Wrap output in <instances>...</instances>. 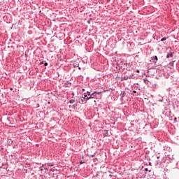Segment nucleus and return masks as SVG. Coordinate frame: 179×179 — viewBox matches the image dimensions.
Segmentation results:
<instances>
[{
  "mask_svg": "<svg viewBox=\"0 0 179 179\" xmlns=\"http://www.w3.org/2000/svg\"><path fill=\"white\" fill-rule=\"evenodd\" d=\"M128 79H131V77L128 76H124L122 77V80H128Z\"/></svg>",
  "mask_w": 179,
  "mask_h": 179,
  "instance_id": "obj_1",
  "label": "nucleus"
},
{
  "mask_svg": "<svg viewBox=\"0 0 179 179\" xmlns=\"http://www.w3.org/2000/svg\"><path fill=\"white\" fill-rule=\"evenodd\" d=\"M90 99H92V96L87 97V95L86 94L84 95V97H83L84 100H89Z\"/></svg>",
  "mask_w": 179,
  "mask_h": 179,
  "instance_id": "obj_2",
  "label": "nucleus"
},
{
  "mask_svg": "<svg viewBox=\"0 0 179 179\" xmlns=\"http://www.w3.org/2000/svg\"><path fill=\"white\" fill-rule=\"evenodd\" d=\"M167 58H173V52H171L170 54L167 55Z\"/></svg>",
  "mask_w": 179,
  "mask_h": 179,
  "instance_id": "obj_3",
  "label": "nucleus"
},
{
  "mask_svg": "<svg viewBox=\"0 0 179 179\" xmlns=\"http://www.w3.org/2000/svg\"><path fill=\"white\" fill-rule=\"evenodd\" d=\"M69 103H70V104H73V103H75V100L74 99H71L69 101Z\"/></svg>",
  "mask_w": 179,
  "mask_h": 179,
  "instance_id": "obj_4",
  "label": "nucleus"
},
{
  "mask_svg": "<svg viewBox=\"0 0 179 179\" xmlns=\"http://www.w3.org/2000/svg\"><path fill=\"white\" fill-rule=\"evenodd\" d=\"M154 59H155V62L157 63V61H158V58H157V56H155Z\"/></svg>",
  "mask_w": 179,
  "mask_h": 179,
  "instance_id": "obj_5",
  "label": "nucleus"
},
{
  "mask_svg": "<svg viewBox=\"0 0 179 179\" xmlns=\"http://www.w3.org/2000/svg\"><path fill=\"white\" fill-rule=\"evenodd\" d=\"M164 40H166V38H162L161 41H164Z\"/></svg>",
  "mask_w": 179,
  "mask_h": 179,
  "instance_id": "obj_6",
  "label": "nucleus"
},
{
  "mask_svg": "<svg viewBox=\"0 0 179 179\" xmlns=\"http://www.w3.org/2000/svg\"><path fill=\"white\" fill-rule=\"evenodd\" d=\"M145 171H149V170L147 168H145Z\"/></svg>",
  "mask_w": 179,
  "mask_h": 179,
  "instance_id": "obj_7",
  "label": "nucleus"
},
{
  "mask_svg": "<svg viewBox=\"0 0 179 179\" xmlns=\"http://www.w3.org/2000/svg\"><path fill=\"white\" fill-rule=\"evenodd\" d=\"M48 65V63H45V66H47Z\"/></svg>",
  "mask_w": 179,
  "mask_h": 179,
  "instance_id": "obj_8",
  "label": "nucleus"
},
{
  "mask_svg": "<svg viewBox=\"0 0 179 179\" xmlns=\"http://www.w3.org/2000/svg\"><path fill=\"white\" fill-rule=\"evenodd\" d=\"M44 169L43 168H41V171H43Z\"/></svg>",
  "mask_w": 179,
  "mask_h": 179,
  "instance_id": "obj_9",
  "label": "nucleus"
},
{
  "mask_svg": "<svg viewBox=\"0 0 179 179\" xmlns=\"http://www.w3.org/2000/svg\"><path fill=\"white\" fill-rule=\"evenodd\" d=\"M136 72H137L138 73H139V70H137Z\"/></svg>",
  "mask_w": 179,
  "mask_h": 179,
  "instance_id": "obj_10",
  "label": "nucleus"
},
{
  "mask_svg": "<svg viewBox=\"0 0 179 179\" xmlns=\"http://www.w3.org/2000/svg\"><path fill=\"white\" fill-rule=\"evenodd\" d=\"M175 121H177V117H175Z\"/></svg>",
  "mask_w": 179,
  "mask_h": 179,
  "instance_id": "obj_11",
  "label": "nucleus"
},
{
  "mask_svg": "<svg viewBox=\"0 0 179 179\" xmlns=\"http://www.w3.org/2000/svg\"><path fill=\"white\" fill-rule=\"evenodd\" d=\"M83 164V162H80V164Z\"/></svg>",
  "mask_w": 179,
  "mask_h": 179,
  "instance_id": "obj_12",
  "label": "nucleus"
},
{
  "mask_svg": "<svg viewBox=\"0 0 179 179\" xmlns=\"http://www.w3.org/2000/svg\"><path fill=\"white\" fill-rule=\"evenodd\" d=\"M82 101H83V99H81Z\"/></svg>",
  "mask_w": 179,
  "mask_h": 179,
  "instance_id": "obj_13",
  "label": "nucleus"
}]
</instances>
